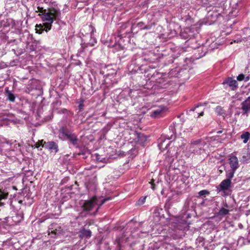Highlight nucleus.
Listing matches in <instances>:
<instances>
[{"mask_svg":"<svg viewBox=\"0 0 250 250\" xmlns=\"http://www.w3.org/2000/svg\"><path fill=\"white\" fill-rule=\"evenodd\" d=\"M209 192L207 190H202L199 191V194L200 196H203L204 195L208 194Z\"/></svg>","mask_w":250,"mask_h":250,"instance_id":"obj_23","label":"nucleus"},{"mask_svg":"<svg viewBox=\"0 0 250 250\" xmlns=\"http://www.w3.org/2000/svg\"><path fill=\"white\" fill-rule=\"evenodd\" d=\"M198 114H199L198 117L199 116H202L204 115V111H201L200 113H198Z\"/></svg>","mask_w":250,"mask_h":250,"instance_id":"obj_25","label":"nucleus"},{"mask_svg":"<svg viewBox=\"0 0 250 250\" xmlns=\"http://www.w3.org/2000/svg\"><path fill=\"white\" fill-rule=\"evenodd\" d=\"M222 132V131H218V133H221Z\"/></svg>","mask_w":250,"mask_h":250,"instance_id":"obj_27","label":"nucleus"},{"mask_svg":"<svg viewBox=\"0 0 250 250\" xmlns=\"http://www.w3.org/2000/svg\"><path fill=\"white\" fill-rule=\"evenodd\" d=\"M60 132L62 136L65 137L73 146L76 147L79 146V141L75 134L67 131L64 128L60 129Z\"/></svg>","mask_w":250,"mask_h":250,"instance_id":"obj_3","label":"nucleus"},{"mask_svg":"<svg viewBox=\"0 0 250 250\" xmlns=\"http://www.w3.org/2000/svg\"><path fill=\"white\" fill-rule=\"evenodd\" d=\"M44 147L52 152L56 153L58 151V145L53 141L44 142Z\"/></svg>","mask_w":250,"mask_h":250,"instance_id":"obj_7","label":"nucleus"},{"mask_svg":"<svg viewBox=\"0 0 250 250\" xmlns=\"http://www.w3.org/2000/svg\"><path fill=\"white\" fill-rule=\"evenodd\" d=\"M111 199V197L106 198L102 200L100 203L97 197L94 196L90 200L84 201L82 205V207L84 211H90L96 207L97 212L102 205L107 201Z\"/></svg>","mask_w":250,"mask_h":250,"instance_id":"obj_2","label":"nucleus"},{"mask_svg":"<svg viewBox=\"0 0 250 250\" xmlns=\"http://www.w3.org/2000/svg\"><path fill=\"white\" fill-rule=\"evenodd\" d=\"M225 206H226V207H228V205H227V204H226Z\"/></svg>","mask_w":250,"mask_h":250,"instance_id":"obj_28","label":"nucleus"},{"mask_svg":"<svg viewBox=\"0 0 250 250\" xmlns=\"http://www.w3.org/2000/svg\"><path fill=\"white\" fill-rule=\"evenodd\" d=\"M153 182H154V180H152L150 182V183L151 184V188L153 189V190H154L155 189V185H154V184L153 183Z\"/></svg>","mask_w":250,"mask_h":250,"instance_id":"obj_24","label":"nucleus"},{"mask_svg":"<svg viewBox=\"0 0 250 250\" xmlns=\"http://www.w3.org/2000/svg\"><path fill=\"white\" fill-rule=\"evenodd\" d=\"M199 107V105H197L196 106H195L194 108L193 109H191V110L192 111H194L198 107Z\"/></svg>","mask_w":250,"mask_h":250,"instance_id":"obj_26","label":"nucleus"},{"mask_svg":"<svg viewBox=\"0 0 250 250\" xmlns=\"http://www.w3.org/2000/svg\"><path fill=\"white\" fill-rule=\"evenodd\" d=\"M237 80L238 81H244L245 82H248L250 80L249 76L245 77L243 74H240L237 77Z\"/></svg>","mask_w":250,"mask_h":250,"instance_id":"obj_16","label":"nucleus"},{"mask_svg":"<svg viewBox=\"0 0 250 250\" xmlns=\"http://www.w3.org/2000/svg\"><path fill=\"white\" fill-rule=\"evenodd\" d=\"M236 170L231 169L230 171H228L226 174V177H227V179H230L231 180V179L233 177Z\"/></svg>","mask_w":250,"mask_h":250,"instance_id":"obj_19","label":"nucleus"},{"mask_svg":"<svg viewBox=\"0 0 250 250\" xmlns=\"http://www.w3.org/2000/svg\"><path fill=\"white\" fill-rule=\"evenodd\" d=\"M136 136L137 137L135 138V140L139 144L143 145L146 141V137L142 133H137Z\"/></svg>","mask_w":250,"mask_h":250,"instance_id":"obj_12","label":"nucleus"},{"mask_svg":"<svg viewBox=\"0 0 250 250\" xmlns=\"http://www.w3.org/2000/svg\"><path fill=\"white\" fill-rule=\"evenodd\" d=\"M231 184V180L230 179H225L220 184V191L223 192V195L225 196H228L229 193L228 191Z\"/></svg>","mask_w":250,"mask_h":250,"instance_id":"obj_5","label":"nucleus"},{"mask_svg":"<svg viewBox=\"0 0 250 250\" xmlns=\"http://www.w3.org/2000/svg\"><path fill=\"white\" fill-rule=\"evenodd\" d=\"M91 236V231L89 229H83L80 231L79 236L81 238H89Z\"/></svg>","mask_w":250,"mask_h":250,"instance_id":"obj_11","label":"nucleus"},{"mask_svg":"<svg viewBox=\"0 0 250 250\" xmlns=\"http://www.w3.org/2000/svg\"><path fill=\"white\" fill-rule=\"evenodd\" d=\"M229 160L231 168L236 170L239 167V162L237 157L234 155L229 156Z\"/></svg>","mask_w":250,"mask_h":250,"instance_id":"obj_8","label":"nucleus"},{"mask_svg":"<svg viewBox=\"0 0 250 250\" xmlns=\"http://www.w3.org/2000/svg\"><path fill=\"white\" fill-rule=\"evenodd\" d=\"M241 108L243 110V114H246L250 112V96L242 104Z\"/></svg>","mask_w":250,"mask_h":250,"instance_id":"obj_9","label":"nucleus"},{"mask_svg":"<svg viewBox=\"0 0 250 250\" xmlns=\"http://www.w3.org/2000/svg\"><path fill=\"white\" fill-rule=\"evenodd\" d=\"M39 15L43 21V25L36 26V32L41 34L43 30L46 32L49 31L52 27V24L55 20L59 18L61 12L59 10L52 8L44 9Z\"/></svg>","mask_w":250,"mask_h":250,"instance_id":"obj_1","label":"nucleus"},{"mask_svg":"<svg viewBox=\"0 0 250 250\" xmlns=\"http://www.w3.org/2000/svg\"><path fill=\"white\" fill-rule=\"evenodd\" d=\"M215 112L218 115L224 116L225 115V113L223 108L220 106H217L215 108Z\"/></svg>","mask_w":250,"mask_h":250,"instance_id":"obj_18","label":"nucleus"},{"mask_svg":"<svg viewBox=\"0 0 250 250\" xmlns=\"http://www.w3.org/2000/svg\"><path fill=\"white\" fill-rule=\"evenodd\" d=\"M222 84L225 85V88L229 87L232 90H236L238 87L237 81L230 77L225 79Z\"/></svg>","mask_w":250,"mask_h":250,"instance_id":"obj_6","label":"nucleus"},{"mask_svg":"<svg viewBox=\"0 0 250 250\" xmlns=\"http://www.w3.org/2000/svg\"><path fill=\"white\" fill-rule=\"evenodd\" d=\"M146 197H141L137 202V205H143L146 201Z\"/></svg>","mask_w":250,"mask_h":250,"instance_id":"obj_21","label":"nucleus"},{"mask_svg":"<svg viewBox=\"0 0 250 250\" xmlns=\"http://www.w3.org/2000/svg\"><path fill=\"white\" fill-rule=\"evenodd\" d=\"M44 142L43 140L39 141L35 145V147L36 148H39L40 146L42 147H44Z\"/></svg>","mask_w":250,"mask_h":250,"instance_id":"obj_22","label":"nucleus"},{"mask_svg":"<svg viewBox=\"0 0 250 250\" xmlns=\"http://www.w3.org/2000/svg\"><path fill=\"white\" fill-rule=\"evenodd\" d=\"M61 233L60 228L57 226L54 228H49L48 229V234L52 237H55Z\"/></svg>","mask_w":250,"mask_h":250,"instance_id":"obj_10","label":"nucleus"},{"mask_svg":"<svg viewBox=\"0 0 250 250\" xmlns=\"http://www.w3.org/2000/svg\"><path fill=\"white\" fill-rule=\"evenodd\" d=\"M250 134L248 132H246L241 135V138L243 139V143L246 144L250 138Z\"/></svg>","mask_w":250,"mask_h":250,"instance_id":"obj_15","label":"nucleus"},{"mask_svg":"<svg viewBox=\"0 0 250 250\" xmlns=\"http://www.w3.org/2000/svg\"><path fill=\"white\" fill-rule=\"evenodd\" d=\"M163 110V107H159L158 108L154 110L151 112V116L155 118L157 117L162 113Z\"/></svg>","mask_w":250,"mask_h":250,"instance_id":"obj_14","label":"nucleus"},{"mask_svg":"<svg viewBox=\"0 0 250 250\" xmlns=\"http://www.w3.org/2000/svg\"><path fill=\"white\" fill-rule=\"evenodd\" d=\"M206 145L204 141L197 140L191 143L189 148V151L191 153L200 154L204 151V146Z\"/></svg>","mask_w":250,"mask_h":250,"instance_id":"obj_4","label":"nucleus"},{"mask_svg":"<svg viewBox=\"0 0 250 250\" xmlns=\"http://www.w3.org/2000/svg\"><path fill=\"white\" fill-rule=\"evenodd\" d=\"M229 210L224 208H220L218 212V215L220 216H225L229 213Z\"/></svg>","mask_w":250,"mask_h":250,"instance_id":"obj_17","label":"nucleus"},{"mask_svg":"<svg viewBox=\"0 0 250 250\" xmlns=\"http://www.w3.org/2000/svg\"><path fill=\"white\" fill-rule=\"evenodd\" d=\"M8 193L0 189V200L6 199L8 197Z\"/></svg>","mask_w":250,"mask_h":250,"instance_id":"obj_20","label":"nucleus"},{"mask_svg":"<svg viewBox=\"0 0 250 250\" xmlns=\"http://www.w3.org/2000/svg\"><path fill=\"white\" fill-rule=\"evenodd\" d=\"M5 95L7 99L10 102H14L15 101V96L7 88L5 89Z\"/></svg>","mask_w":250,"mask_h":250,"instance_id":"obj_13","label":"nucleus"}]
</instances>
